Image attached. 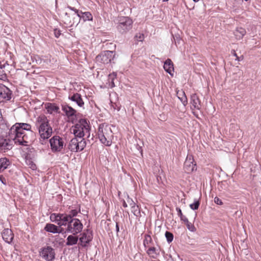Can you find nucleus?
Here are the masks:
<instances>
[{"mask_svg":"<svg viewBox=\"0 0 261 261\" xmlns=\"http://www.w3.org/2000/svg\"><path fill=\"white\" fill-rule=\"evenodd\" d=\"M35 125L38 128L41 139H47L51 136L53 129L49 126L48 120L45 115H41L36 118Z\"/></svg>","mask_w":261,"mask_h":261,"instance_id":"2","label":"nucleus"},{"mask_svg":"<svg viewBox=\"0 0 261 261\" xmlns=\"http://www.w3.org/2000/svg\"><path fill=\"white\" fill-rule=\"evenodd\" d=\"M79 238L77 236L73 234L69 235L67 238L66 245L67 246H72L77 244Z\"/></svg>","mask_w":261,"mask_h":261,"instance_id":"26","label":"nucleus"},{"mask_svg":"<svg viewBox=\"0 0 261 261\" xmlns=\"http://www.w3.org/2000/svg\"><path fill=\"white\" fill-rule=\"evenodd\" d=\"M178 98L180 100L182 104L185 106L188 103L187 98L184 91L178 92L177 93Z\"/></svg>","mask_w":261,"mask_h":261,"instance_id":"28","label":"nucleus"},{"mask_svg":"<svg viewBox=\"0 0 261 261\" xmlns=\"http://www.w3.org/2000/svg\"><path fill=\"white\" fill-rule=\"evenodd\" d=\"M50 149L53 152L62 151L65 146L64 139L59 136H55L49 140Z\"/></svg>","mask_w":261,"mask_h":261,"instance_id":"6","label":"nucleus"},{"mask_svg":"<svg viewBox=\"0 0 261 261\" xmlns=\"http://www.w3.org/2000/svg\"><path fill=\"white\" fill-rule=\"evenodd\" d=\"M10 165V161L6 158L0 159V173L3 172Z\"/></svg>","mask_w":261,"mask_h":261,"instance_id":"25","label":"nucleus"},{"mask_svg":"<svg viewBox=\"0 0 261 261\" xmlns=\"http://www.w3.org/2000/svg\"><path fill=\"white\" fill-rule=\"evenodd\" d=\"M7 79L6 74L4 69L0 67V80L5 81Z\"/></svg>","mask_w":261,"mask_h":261,"instance_id":"36","label":"nucleus"},{"mask_svg":"<svg viewBox=\"0 0 261 261\" xmlns=\"http://www.w3.org/2000/svg\"><path fill=\"white\" fill-rule=\"evenodd\" d=\"M12 148V145L9 141L6 139L2 140L0 141V149L4 151L9 150Z\"/></svg>","mask_w":261,"mask_h":261,"instance_id":"27","label":"nucleus"},{"mask_svg":"<svg viewBox=\"0 0 261 261\" xmlns=\"http://www.w3.org/2000/svg\"><path fill=\"white\" fill-rule=\"evenodd\" d=\"M165 237L168 243H170L173 241V235L172 233L169 231H166L165 233Z\"/></svg>","mask_w":261,"mask_h":261,"instance_id":"34","label":"nucleus"},{"mask_svg":"<svg viewBox=\"0 0 261 261\" xmlns=\"http://www.w3.org/2000/svg\"><path fill=\"white\" fill-rule=\"evenodd\" d=\"M45 108L49 114L59 113V107L55 103H48L45 105Z\"/></svg>","mask_w":261,"mask_h":261,"instance_id":"24","label":"nucleus"},{"mask_svg":"<svg viewBox=\"0 0 261 261\" xmlns=\"http://www.w3.org/2000/svg\"><path fill=\"white\" fill-rule=\"evenodd\" d=\"M55 34L56 37H58L60 35V31L57 30H55Z\"/></svg>","mask_w":261,"mask_h":261,"instance_id":"44","label":"nucleus"},{"mask_svg":"<svg viewBox=\"0 0 261 261\" xmlns=\"http://www.w3.org/2000/svg\"><path fill=\"white\" fill-rule=\"evenodd\" d=\"M214 202L215 203L218 205H222L223 204L222 200L217 197H216L214 198Z\"/></svg>","mask_w":261,"mask_h":261,"instance_id":"41","label":"nucleus"},{"mask_svg":"<svg viewBox=\"0 0 261 261\" xmlns=\"http://www.w3.org/2000/svg\"><path fill=\"white\" fill-rule=\"evenodd\" d=\"M190 103L191 105V108L192 110H199L201 108V102L196 94L191 95Z\"/></svg>","mask_w":261,"mask_h":261,"instance_id":"14","label":"nucleus"},{"mask_svg":"<svg viewBox=\"0 0 261 261\" xmlns=\"http://www.w3.org/2000/svg\"><path fill=\"white\" fill-rule=\"evenodd\" d=\"M86 143L83 138H74L72 139L69 144V149L73 152H78L84 149Z\"/></svg>","mask_w":261,"mask_h":261,"instance_id":"7","label":"nucleus"},{"mask_svg":"<svg viewBox=\"0 0 261 261\" xmlns=\"http://www.w3.org/2000/svg\"><path fill=\"white\" fill-rule=\"evenodd\" d=\"M163 2H167L169 0H162Z\"/></svg>","mask_w":261,"mask_h":261,"instance_id":"51","label":"nucleus"},{"mask_svg":"<svg viewBox=\"0 0 261 261\" xmlns=\"http://www.w3.org/2000/svg\"><path fill=\"white\" fill-rule=\"evenodd\" d=\"M115 54L113 51L106 50L96 57V62L99 64H108L114 58Z\"/></svg>","mask_w":261,"mask_h":261,"instance_id":"8","label":"nucleus"},{"mask_svg":"<svg viewBox=\"0 0 261 261\" xmlns=\"http://www.w3.org/2000/svg\"><path fill=\"white\" fill-rule=\"evenodd\" d=\"M25 163L27 165L29 166V168L34 170L36 169V164L32 161V160L30 159H27L25 160Z\"/></svg>","mask_w":261,"mask_h":261,"instance_id":"31","label":"nucleus"},{"mask_svg":"<svg viewBox=\"0 0 261 261\" xmlns=\"http://www.w3.org/2000/svg\"><path fill=\"white\" fill-rule=\"evenodd\" d=\"M97 136L101 143L107 146L111 145L113 139V133L110 125L105 123L99 125Z\"/></svg>","mask_w":261,"mask_h":261,"instance_id":"3","label":"nucleus"},{"mask_svg":"<svg viewBox=\"0 0 261 261\" xmlns=\"http://www.w3.org/2000/svg\"><path fill=\"white\" fill-rule=\"evenodd\" d=\"M0 180L2 181V182L3 184H4V185H6V182H4V179H3V178L2 177H0Z\"/></svg>","mask_w":261,"mask_h":261,"instance_id":"46","label":"nucleus"},{"mask_svg":"<svg viewBox=\"0 0 261 261\" xmlns=\"http://www.w3.org/2000/svg\"><path fill=\"white\" fill-rule=\"evenodd\" d=\"M180 218V220L182 221L185 223H188V222H189L188 219L187 218V217L184 215L181 216Z\"/></svg>","mask_w":261,"mask_h":261,"instance_id":"43","label":"nucleus"},{"mask_svg":"<svg viewBox=\"0 0 261 261\" xmlns=\"http://www.w3.org/2000/svg\"><path fill=\"white\" fill-rule=\"evenodd\" d=\"M44 229L49 232L53 233H61L62 230V228H60L53 224H47L44 227Z\"/></svg>","mask_w":261,"mask_h":261,"instance_id":"18","label":"nucleus"},{"mask_svg":"<svg viewBox=\"0 0 261 261\" xmlns=\"http://www.w3.org/2000/svg\"><path fill=\"white\" fill-rule=\"evenodd\" d=\"M69 98L74 101L75 102L77 105L80 107H82L84 102L81 97V96L79 93H75L73 94L72 95L69 96Z\"/></svg>","mask_w":261,"mask_h":261,"instance_id":"23","label":"nucleus"},{"mask_svg":"<svg viewBox=\"0 0 261 261\" xmlns=\"http://www.w3.org/2000/svg\"><path fill=\"white\" fill-rule=\"evenodd\" d=\"M194 2H198L200 0H193Z\"/></svg>","mask_w":261,"mask_h":261,"instance_id":"49","label":"nucleus"},{"mask_svg":"<svg viewBox=\"0 0 261 261\" xmlns=\"http://www.w3.org/2000/svg\"><path fill=\"white\" fill-rule=\"evenodd\" d=\"M90 130V126L85 119H80L72 128L75 136L80 138H82L84 136L89 137Z\"/></svg>","mask_w":261,"mask_h":261,"instance_id":"4","label":"nucleus"},{"mask_svg":"<svg viewBox=\"0 0 261 261\" xmlns=\"http://www.w3.org/2000/svg\"><path fill=\"white\" fill-rule=\"evenodd\" d=\"M62 109L68 117L74 116L75 115L76 111L70 106L67 105L62 106Z\"/></svg>","mask_w":261,"mask_h":261,"instance_id":"22","label":"nucleus"},{"mask_svg":"<svg viewBox=\"0 0 261 261\" xmlns=\"http://www.w3.org/2000/svg\"><path fill=\"white\" fill-rule=\"evenodd\" d=\"M70 221V217L66 214H60L58 224L60 226L68 225Z\"/></svg>","mask_w":261,"mask_h":261,"instance_id":"19","label":"nucleus"},{"mask_svg":"<svg viewBox=\"0 0 261 261\" xmlns=\"http://www.w3.org/2000/svg\"><path fill=\"white\" fill-rule=\"evenodd\" d=\"M135 37L138 41H142L144 38V35L141 33L137 34Z\"/></svg>","mask_w":261,"mask_h":261,"instance_id":"39","label":"nucleus"},{"mask_svg":"<svg viewBox=\"0 0 261 261\" xmlns=\"http://www.w3.org/2000/svg\"><path fill=\"white\" fill-rule=\"evenodd\" d=\"M2 112H1V111L0 110V121L2 120Z\"/></svg>","mask_w":261,"mask_h":261,"instance_id":"48","label":"nucleus"},{"mask_svg":"<svg viewBox=\"0 0 261 261\" xmlns=\"http://www.w3.org/2000/svg\"><path fill=\"white\" fill-rule=\"evenodd\" d=\"M146 252L148 256L153 259H156L160 255L159 249L154 247H149Z\"/></svg>","mask_w":261,"mask_h":261,"instance_id":"20","label":"nucleus"},{"mask_svg":"<svg viewBox=\"0 0 261 261\" xmlns=\"http://www.w3.org/2000/svg\"><path fill=\"white\" fill-rule=\"evenodd\" d=\"M200 203L198 200H195L194 202L190 204V207L192 210H197L199 206Z\"/></svg>","mask_w":261,"mask_h":261,"instance_id":"33","label":"nucleus"},{"mask_svg":"<svg viewBox=\"0 0 261 261\" xmlns=\"http://www.w3.org/2000/svg\"><path fill=\"white\" fill-rule=\"evenodd\" d=\"M176 210L177 212V215H178L179 217H180V218L183 216L182 213L181 211L180 208L176 207Z\"/></svg>","mask_w":261,"mask_h":261,"instance_id":"42","label":"nucleus"},{"mask_svg":"<svg viewBox=\"0 0 261 261\" xmlns=\"http://www.w3.org/2000/svg\"><path fill=\"white\" fill-rule=\"evenodd\" d=\"M151 238L149 235H145L143 242L144 246L146 247L147 246H148L149 243H150L151 242Z\"/></svg>","mask_w":261,"mask_h":261,"instance_id":"35","label":"nucleus"},{"mask_svg":"<svg viewBox=\"0 0 261 261\" xmlns=\"http://www.w3.org/2000/svg\"><path fill=\"white\" fill-rule=\"evenodd\" d=\"M2 237L6 242L10 244L12 242L14 236L11 229L6 228L2 232Z\"/></svg>","mask_w":261,"mask_h":261,"instance_id":"15","label":"nucleus"},{"mask_svg":"<svg viewBox=\"0 0 261 261\" xmlns=\"http://www.w3.org/2000/svg\"><path fill=\"white\" fill-rule=\"evenodd\" d=\"M234 56L237 57V54L236 53L234 54Z\"/></svg>","mask_w":261,"mask_h":261,"instance_id":"52","label":"nucleus"},{"mask_svg":"<svg viewBox=\"0 0 261 261\" xmlns=\"http://www.w3.org/2000/svg\"><path fill=\"white\" fill-rule=\"evenodd\" d=\"M116 231L117 232H118L119 231V227H118V225L117 224H116Z\"/></svg>","mask_w":261,"mask_h":261,"instance_id":"47","label":"nucleus"},{"mask_svg":"<svg viewBox=\"0 0 261 261\" xmlns=\"http://www.w3.org/2000/svg\"><path fill=\"white\" fill-rule=\"evenodd\" d=\"M40 256L46 261H53L55 258V251L50 246H45L40 249Z\"/></svg>","mask_w":261,"mask_h":261,"instance_id":"9","label":"nucleus"},{"mask_svg":"<svg viewBox=\"0 0 261 261\" xmlns=\"http://www.w3.org/2000/svg\"><path fill=\"white\" fill-rule=\"evenodd\" d=\"M60 215V214H56V213L51 214L50 216V219L52 222H55V223H57V224H58Z\"/></svg>","mask_w":261,"mask_h":261,"instance_id":"32","label":"nucleus"},{"mask_svg":"<svg viewBox=\"0 0 261 261\" xmlns=\"http://www.w3.org/2000/svg\"><path fill=\"white\" fill-rule=\"evenodd\" d=\"M184 169L187 173H190L197 169L196 164L195 163L192 155L188 154L184 163Z\"/></svg>","mask_w":261,"mask_h":261,"instance_id":"11","label":"nucleus"},{"mask_svg":"<svg viewBox=\"0 0 261 261\" xmlns=\"http://www.w3.org/2000/svg\"><path fill=\"white\" fill-rule=\"evenodd\" d=\"M11 97V91L6 86L0 85V101L9 100Z\"/></svg>","mask_w":261,"mask_h":261,"instance_id":"13","label":"nucleus"},{"mask_svg":"<svg viewBox=\"0 0 261 261\" xmlns=\"http://www.w3.org/2000/svg\"><path fill=\"white\" fill-rule=\"evenodd\" d=\"M237 60L240 61L239 58L238 57H237L236 59Z\"/></svg>","mask_w":261,"mask_h":261,"instance_id":"50","label":"nucleus"},{"mask_svg":"<svg viewBox=\"0 0 261 261\" xmlns=\"http://www.w3.org/2000/svg\"><path fill=\"white\" fill-rule=\"evenodd\" d=\"M93 239L92 230L89 229H85L81 234L79 238L80 244L83 247H86Z\"/></svg>","mask_w":261,"mask_h":261,"instance_id":"10","label":"nucleus"},{"mask_svg":"<svg viewBox=\"0 0 261 261\" xmlns=\"http://www.w3.org/2000/svg\"><path fill=\"white\" fill-rule=\"evenodd\" d=\"M127 203L128 204V205L130 206V207L135 205V202L133 201V200L131 198H130L128 196H127V198L126 199Z\"/></svg>","mask_w":261,"mask_h":261,"instance_id":"40","label":"nucleus"},{"mask_svg":"<svg viewBox=\"0 0 261 261\" xmlns=\"http://www.w3.org/2000/svg\"><path fill=\"white\" fill-rule=\"evenodd\" d=\"M69 9L75 12V13L76 14V16L79 18H83L84 21L86 20H90L92 19V16L90 12H86L84 13L81 12V15L80 13H79V11L75 9L74 8H72L71 7H69Z\"/></svg>","mask_w":261,"mask_h":261,"instance_id":"17","label":"nucleus"},{"mask_svg":"<svg viewBox=\"0 0 261 261\" xmlns=\"http://www.w3.org/2000/svg\"><path fill=\"white\" fill-rule=\"evenodd\" d=\"M31 126L28 123H16L10 129L8 134L9 139L13 140L15 143L26 145L27 136L24 134L25 130H30Z\"/></svg>","mask_w":261,"mask_h":261,"instance_id":"1","label":"nucleus"},{"mask_svg":"<svg viewBox=\"0 0 261 261\" xmlns=\"http://www.w3.org/2000/svg\"><path fill=\"white\" fill-rule=\"evenodd\" d=\"M187 228L191 231L194 232L196 231V228L194 226V225L190 222L189 221L188 223H185Z\"/></svg>","mask_w":261,"mask_h":261,"instance_id":"37","label":"nucleus"},{"mask_svg":"<svg viewBox=\"0 0 261 261\" xmlns=\"http://www.w3.org/2000/svg\"><path fill=\"white\" fill-rule=\"evenodd\" d=\"M132 212L134 214V215L137 217L139 216L140 214V211L139 207L136 204L132 206L131 207Z\"/></svg>","mask_w":261,"mask_h":261,"instance_id":"30","label":"nucleus"},{"mask_svg":"<svg viewBox=\"0 0 261 261\" xmlns=\"http://www.w3.org/2000/svg\"><path fill=\"white\" fill-rule=\"evenodd\" d=\"M164 69L172 76L174 75V67L173 63L171 59L166 60L164 64Z\"/></svg>","mask_w":261,"mask_h":261,"instance_id":"16","label":"nucleus"},{"mask_svg":"<svg viewBox=\"0 0 261 261\" xmlns=\"http://www.w3.org/2000/svg\"><path fill=\"white\" fill-rule=\"evenodd\" d=\"M83 228V225L79 219L70 220L68 223L66 231L73 235H76L81 232Z\"/></svg>","mask_w":261,"mask_h":261,"instance_id":"5","label":"nucleus"},{"mask_svg":"<svg viewBox=\"0 0 261 261\" xmlns=\"http://www.w3.org/2000/svg\"><path fill=\"white\" fill-rule=\"evenodd\" d=\"M116 74L114 72L109 74V81L110 83L109 87L110 88H113L114 87H115L114 80L116 78Z\"/></svg>","mask_w":261,"mask_h":261,"instance_id":"29","label":"nucleus"},{"mask_svg":"<svg viewBox=\"0 0 261 261\" xmlns=\"http://www.w3.org/2000/svg\"><path fill=\"white\" fill-rule=\"evenodd\" d=\"M235 37L238 40H240L246 34V30L242 27H237L233 32Z\"/></svg>","mask_w":261,"mask_h":261,"instance_id":"21","label":"nucleus"},{"mask_svg":"<svg viewBox=\"0 0 261 261\" xmlns=\"http://www.w3.org/2000/svg\"><path fill=\"white\" fill-rule=\"evenodd\" d=\"M132 20L127 17H121L119 20L118 28L120 32L123 33L131 28Z\"/></svg>","mask_w":261,"mask_h":261,"instance_id":"12","label":"nucleus"},{"mask_svg":"<svg viewBox=\"0 0 261 261\" xmlns=\"http://www.w3.org/2000/svg\"><path fill=\"white\" fill-rule=\"evenodd\" d=\"M78 214V212L76 210H71L69 214H67L68 216L70 217V220L73 219V217L77 216Z\"/></svg>","mask_w":261,"mask_h":261,"instance_id":"38","label":"nucleus"},{"mask_svg":"<svg viewBox=\"0 0 261 261\" xmlns=\"http://www.w3.org/2000/svg\"><path fill=\"white\" fill-rule=\"evenodd\" d=\"M123 207H127V202L125 201H123Z\"/></svg>","mask_w":261,"mask_h":261,"instance_id":"45","label":"nucleus"}]
</instances>
